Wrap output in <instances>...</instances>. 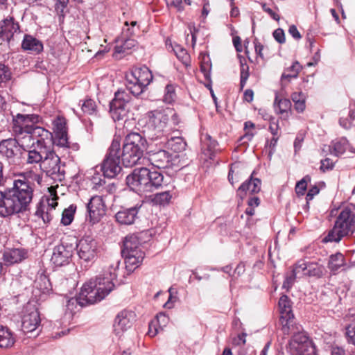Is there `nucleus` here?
Here are the masks:
<instances>
[{
    "instance_id": "1",
    "label": "nucleus",
    "mask_w": 355,
    "mask_h": 355,
    "mask_svg": "<svg viewBox=\"0 0 355 355\" xmlns=\"http://www.w3.org/2000/svg\"><path fill=\"white\" fill-rule=\"evenodd\" d=\"M120 261L114 260L103 274L96 277V279H91L83 284L79 295L76 298H71L67 301L68 309H73L76 304L80 306L92 304L100 302L114 288L116 279L117 270Z\"/></svg>"
},
{
    "instance_id": "2",
    "label": "nucleus",
    "mask_w": 355,
    "mask_h": 355,
    "mask_svg": "<svg viewBox=\"0 0 355 355\" xmlns=\"http://www.w3.org/2000/svg\"><path fill=\"white\" fill-rule=\"evenodd\" d=\"M41 117L37 114H17L12 115V133L15 138L3 139L0 142V155L12 165L21 162V148L31 146V140L27 137L28 124L31 122H40Z\"/></svg>"
},
{
    "instance_id": "3",
    "label": "nucleus",
    "mask_w": 355,
    "mask_h": 355,
    "mask_svg": "<svg viewBox=\"0 0 355 355\" xmlns=\"http://www.w3.org/2000/svg\"><path fill=\"white\" fill-rule=\"evenodd\" d=\"M33 186L26 176L20 174L12 188L0 191V216L8 217L26 211L33 200Z\"/></svg>"
},
{
    "instance_id": "4",
    "label": "nucleus",
    "mask_w": 355,
    "mask_h": 355,
    "mask_svg": "<svg viewBox=\"0 0 355 355\" xmlns=\"http://www.w3.org/2000/svg\"><path fill=\"white\" fill-rule=\"evenodd\" d=\"M147 135L153 142H164V136L173 131L180 123L178 115L171 108L155 110L147 113Z\"/></svg>"
},
{
    "instance_id": "5",
    "label": "nucleus",
    "mask_w": 355,
    "mask_h": 355,
    "mask_svg": "<svg viewBox=\"0 0 355 355\" xmlns=\"http://www.w3.org/2000/svg\"><path fill=\"white\" fill-rule=\"evenodd\" d=\"M40 122H31L30 130L27 137L31 140V146L24 147L23 150L28 152L27 162L28 164L42 163L51 144L53 135L45 128L37 125Z\"/></svg>"
},
{
    "instance_id": "6",
    "label": "nucleus",
    "mask_w": 355,
    "mask_h": 355,
    "mask_svg": "<svg viewBox=\"0 0 355 355\" xmlns=\"http://www.w3.org/2000/svg\"><path fill=\"white\" fill-rule=\"evenodd\" d=\"M126 183L131 190L139 195L152 192L166 185L162 173L150 171L146 167L135 168L126 177Z\"/></svg>"
},
{
    "instance_id": "7",
    "label": "nucleus",
    "mask_w": 355,
    "mask_h": 355,
    "mask_svg": "<svg viewBox=\"0 0 355 355\" xmlns=\"http://www.w3.org/2000/svg\"><path fill=\"white\" fill-rule=\"evenodd\" d=\"M355 230V205L345 207L338 216L335 224L328 235L324 239V242H339L343 237L352 234Z\"/></svg>"
},
{
    "instance_id": "8",
    "label": "nucleus",
    "mask_w": 355,
    "mask_h": 355,
    "mask_svg": "<svg viewBox=\"0 0 355 355\" xmlns=\"http://www.w3.org/2000/svg\"><path fill=\"white\" fill-rule=\"evenodd\" d=\"M290 334V355H318L315 345L301 325L293 324Z\"/></svg>"
},
{
    "instance_id": "9",
    "label": "nucleus",
    "mask_w": 355,
    "mask_h": 355,
    "mask_svg": "<svg viewBox=\"0 0 355 355\" xmlns=\"http://www.w3.org/2000/svg\"><path fill=\"white\" fill-rule=\"evenodd\" d=\"M160 147L158 141L150 143L147 148V159L149 163L157 168H168L176 166L179 162V156L173 155Z\"/></svg>"
},
{
    "instance_id": "10",
    "label": "nucleus",
    "mask_w": 355,
    "mask_h": 355,
    "mask_svg": "<svg viewBox=\"0 0 355 355\" xmlns=\"http://www.w3.org/2000/svg\"><path fill=\"white\" fill-rule=\"evenodd\" d=\"M121 253L124 257L128 270L133 271L141 263L144 252L141 248L140 241L137 235H128L125 238Z\"/></svg>"
},
{
    "instance_id": "11",
    "label": "nucleus",
    "mask_w": 355,
    "mask_h": 355,
    "mask_svg": "<svg viewBox=\"0 0 355 355\" xmlns=\"http://www.w3.org/2000/svg\"><path fill=\"white\" fill-rule=\"evenodd\" d=\"M126 88L134 96H139L144 92L153 80V75L146 67H138L125 75Z\"/></svg>"
},
{
    "instance_id": "12",
    "label": "nucleus",
    "mask_w": 355,
    "mask_h": 355,
    "mask_svg": "<svg viewBox=\"0 0 355 355\" xmlns=\"http://www.w3.org/2000/svg\"><path fill=\"white\" fill-rule=\"evenodd\" d=\"M120 142L113 139L105 158L101 164V170L105 177L115 178L121 171L120 165Z\"/></svg>"
},
{
    "instance_id": "13",
    "label": "nucleus",
    "mask_w": 355,
    "mask_h": 355,
    "mask_svg": "<svg viewBox=\"0 0 355 355\" xmlns=\"http://www.w3.org/2000/svg\"><path fill=\"white\" fill-rule=\"evenodd\" d=\"M132 97L124 90H118L110 103V113L114 121L125 119L131 107Z\"/></svg>"
},
{
    "instance_id": "14",
    "label": "nucleus",
    "mask_w": 355,
    "mask_h": 355,
    "mask_svg": "<svg viewBox=\"0 0 355 355\" xmlns=\"http://www.w3.org/2000/svg\"><path fill=\"white\" fill-rule=\"evenodd\" d=\"M41 169L55 181H62L64 178V170L61 168L60 158L49 147L40 164Z\"/></svg>"
},
{
    "instance_id": "15",
    "label": "nucleus",
    "mask_w": 355,
    "mask_h": 355,
    "mask_svg": "<svg viewBox=\"0 0 355 355\" xmlns=\"http://www.w3.org/2000/svg\"><path fill=\"white\" fill-rule=\"evenodd\" d=\"M79 258L86 262L93 261L97 255L98 243L91 236H85L76 243Z\"/></svg>"
},
{
    "instance_id": "16",
    "label": "nucleus",
    "mask_w": 355,
    "mask_h": 355,
    "mask_svg": "<svg viewBox=\"0 0 355 355\" xmlns=\"http://www.w3.org/2000/svg\"><path fill=\"white\" fill-rule=\"evenodd\" d=\"M87 210L89 221L97 223L106 213V205L101 196H92L87 204Z\"/></svg>"
},
{
    "instance_id": "17",
    "label": "nucleus",
    "mask_w": 355,
    "mask_h": 355,
    "mask_svg": "<svg viewBox=\"0 0 355 355\" xmlns=\"http://www.w3.org/2000/svg\"><path fill=\"white\" fill-rule=\"evenodd\" d=\"M40 316L37 309L33 306H27L25 308L21 318V329L25 333L33 332L40 324Z\"/></svg>"
},
{
    "instance_id": "18",
    "label": "nucleus",
    "mask_w": 355,
    "mask_h": 355,
    "mask_svg": "<svg viewBox=\"0 0 355 355\" xmlns=\"http://www.w3.org/2000/svg\"><path fill=\"white\" fill-rule=\"evenodd\" d=\"M288 78V75L284 73L281 78L282 88L279 92L276 93L274 102V108L277 114H280L282 118L288 116V100L286 98V91L285 82Z\"/></svg>"
},
{
    "instance_id": "19",
    "label": "nucleus",
    "mask_w": 355,
    "mask_h": 355,
    "mask_svg": "<svg viewBox=\"0 0 355 355\" xmlns=\"http://www.w3.org/2000/svg\"><path fill=\"white\" fill-rule=\"evenodd\" d=\"M73 252L72 245L62 243L53 248L51 261L55 266L60 267L68 264Z\"/></svg>"
},
{
    "instance_id": "20",
    "label": "nucleus",
    "mask_w": 355,
    "mask_h": 355,
    "mask_svg": "<svg viewBox=\"0 0 355 355\" xmlns=\"http://www.w3.org/2000/svg\"><path fill=\"white\" fill-rule=\"evenodd\" d=\"M19 25L13 17H8L0 22V38L9 42L16 33H19Z\"/></svg>"
},
{
    "instance_id": "21",
    "label": "nucleus",
    "mask_w": 355,
    "mask_h": 355,
    "mask_svg": "<svg viewBox=\"0 0 355 355\" xmlns=\"http://www.w3.org/2000/svg\"><path fill=\"white\" fill-rule=\"evenodd\" d=\"M148 144L141 135L132 132L125 136L123 146L144 152L147 151Z\"/></svg>"
},
{
    "instance_id": "22",
    "label": "nucleus",
    "mask_w": 355,
    "mask_h": 355,
    "mask_svg": "<svg viewBox=\"0 0 355 355\" xmlns=\"http://www.w3.org/2000/svg\"><path fill=\"white\" fill-rule=\"evenodd\" d=\"M261 180L253 178V173H252L250 178L239 187L236 195L242 200L248 192L250 193H259L261 190Z\"/></svg>"
},
{
    "instance_id": "23",
    "label": "nucleus",
    "mask_w": 355,
    "mask_h": 355,
    "mask_svg": "<svg viewBox=\"0 0 355 355\" xmlns=\"http://www.w3.org/2000/svg\"><path fill=\"white\" fill-rule=\"evenodd\" d=\"M132 313L125 310L121 311L116 317L114 331L116 336L121 335L132 325Z\"/></svg>"
},
{
    "instance_id": "24",
    "label": "nucleus",
    "mask_w": 355,
    "mask_h": 355,
    "mask_svg": "<svg viewBox=\"0 0 355 355\" xmlns=\"http://www.w3.org/2000/svg\"><path fill=\"white\" fill-rule=\"evenodd\" d=\"M141 205H135L128 209H122L115 214L116 220L121 225H129L134 223Z\"/></svg>"
},
{
    "instance_id": "25",
    "label": "nucleus",
    "mask_w": 355,
    "mask_h": 355,
    "mask_svg": "<svg viewBox=\"0 0 355 355\" xmlns=\"http://www.w3.org/2000/svg\"><path fill=\"white\" fill-rule=\"evenodd\" d=\"M144 152L123 146L121 161L125 167H132L139 163Z\"/></svg>"
},
{
    "instance_id": "26",
    "label": "nucleus",
    "mask_w": 355,
    "mask_h": 355,
    "mask_svg": "<svg viewBox=\"0 0 355 355\" xmlns=\"http://www.w3.org/2000/svg\"><path fill=\"white\" fill-rule=\"evenodd\" d=\"M279 311V323L282 326V331L284 334H288V311L286 310L288 307V300L286 295H283L280 297L278 302Z\"/></svg>"
},
{
    "instance_id": "27",
    "label": "nucleus",
    "mask_w": 355,
    "mask_h": 355,
    "mask_svg": "<svg viewBox=\"0 0 355 355\" xmlns=\"http://www.w3.org/2000/svg\"><path fill=\"white\" fill-rule=\"evenodd\" d=\"M164 139L163 143L161 139L158 141L160 147H167L175 153H180L186 149L187 143L182 137H171L168 139V135H166Z\"/></svg>"
},
{
    "instance_id": "28",
    "label": "nucleus",
    "mask_w": 355,
    "mask_h": 355,
    "mask_svg": "<svg viewBox=\"0 0 355 355\" xmlns=\"http://www.w3.org/2000/svg\"><path fill=\"white\" fill-rule=\"evenodd\" d=\"M27 257V251L23 248L8 249L3 254V261L8 264L19 263Z\"/></svg>"
},
{
    "instance_id": "29",
    "label": "nucleus",
    "mask_w": 355,
    "mask_h": 355,
    "mask_svg": "<svg viewBox=\"0 0 355 355\" xmlns=\"http://www.w3.org/2000/svg\"><path fill=\"white\" fill-rule=\"evenodd\" d=\"M354 266V264H347L345 262L344 255L339 252L335 254H332L329 257L328 263V267L329 270L334 272H337L340 268L342 270H347L349 268L353 267Z\"/></svg>"
},
{
    "instance_id": "30",
    "label": "nucleus",
    "mask_w": 355,
    "mask_h": 355,
    "mask_svg": "<svg viewBox=\"0 0 355 355\" xmlns=\"http://www.w3.org/2000/svg\"><path fill=\"white\" fill-rule=\"evenodd\" d=\"M165 184L166 185H164L163 188L160 189H165L164 191L157 193L152 196L151 200L154 204L164 205L170 202L172 198V194L171 192L173 190L174 186L168 184L166 180Z\"/></svg>"
},
{
    "instance_id": "31",
    "label": "nucleus",
    "mask_w": 355,
    "mask_h": 355,
    "mask_svg": "<svg viewBox=\"0 0 355 355\" xmlns=\"http://www.w3.org/2000/svg\"><path fill=\"white\" fill-rule=\"evenodd\" d=\"M21 46L26 51H31L36 53H39L43 50L42 43L30 35H25Z\"/></svg>"
},
{
    "instance_id": "32",
    "label": "nucleus",
    "mask_w": 355,
    "mask_h": 355,
    "mask_svg": "<svg viewBox=\"0 0 355 355\" xmlns=\"http://www.w3.org/2000/svg\"><path fill=\"white\" fill-rule=\"evenodd\" d=\"M15 343L12 333L6 327L0 328V347H11Z\"/></svg>"
},
{
    "instance_id": "33",
    "label": "nucleus",
    "mask_w": 355,
    "mask_h": 355,
    "mask_svg": "<svg viewBox=\"0 0 355 355\" xmlns=\"http://www.w3.org/2000/svg\"><path fill=\"white\" fill-rule=\"evenodd\" d=\"M76 211V206L74 205L64 209L62 214L61 223L64 226L70 225L74 218Z\"/></svg>"
},
{
    "instance_id": "34",
    "label": "nucleus",
    "mask_w": 355,
    "mask_h": 355,
    "mask_svg": "<svg viewBox=\"0 0 355 355\" xmlns=\"http://www.w3.org/2000/svg\"><path fill=\"white\" fill-rule=\"evenodd\" d=\"M242 169L239 163L232 164L229 173L228 180L233 185L234 182H237L241 179Z\"/></svg>"
},
{
    "instance_id": "35",
    "label": "nucleus",
    "mask_w": 355,
    "mask_h": 355,
    "mask_svg": "<svg viewBox=\"0 0 355 355\" xmlns=\"http://www.w3.org/2000/svg\"><path fill=\"white\" fill-rule=\"evenodd\" d=\"M53 210L49 209V207H46L44 205H40L37 207L35 215L41 218L44 223H50L53 218L52 213Z\"/></svg>"
},
{
    "instance_id": "36",
    "label": "nucleus",
    "mask_w": 355,
    "mask_h": 355,
    "mask_svg": "<svg viewBox=\"0 0 355 355\" xmlns=\"http://www.w3.org/2000/svg\"><path fill=\"white\" fill-rule=\"evenodd\" d=\"M292 101L294 103V107L298 112H302L304 110L305 105V95L302 92L293 93L292 94Z\"/></svg>"
},
{
    "instance_id": "37",
    "label": "nucleus",
    "mask_w": 355,
    "mask_h": 355,
    "mask_svg": "<svg viewBox=\"0 0 355 355\" xmlns=\"http://www.w3.org/2000/svg\"><path fill=\"white\" fill-rule=\"evenodd\" d=\"M82 111L87 114H93L96 112V104L95 101L91 98L80 101L79 103Z\"/></svg>"
},
{
    "instance_id": "38",
    "label": "nucleus",
    "mask_w": 355,
    "mask_h": 355,
    "mask_svg": "<svg viewBox=\"0 0 355 355\" xmlns=\"http://www.w3.org/2000/svg\"><path fill=\"white\" fill-rule=\"evenodd\" d=\"M307 262L300 260L293 269V275L295 278H300L306 276Z\"/></svg>"
},
{
    "instance_id": "39",
    "label": "nucleus",
    "mask_w": 355,
    "mask_h": 355,
    "mask_svg": "<svg viewBox=\"0 0 355 355\" xmlns=\"http://www.w3.org/2000/svg\"><path fill=\"white\" fill-rule=\"evenodd\" d=\"M173 51L176 55L177 58L185 65H187L189 62V55L188 54L186 49L182 48L180 45H175L173 48Z\"/></svg>"
},
{
    "instance_id": "40",
    "label": "nucleus",
    "mask_w": 355,
    "mask_h": 355,
    "mask_svg": "<svg viewBox=\"0 0 355 355\" xmlns=\"http://www.w3.org/2000/svg\"><path fill=\"white\" fill-rule=\"evenodd\" d=\"M322 275V269L317 263H307L306 276L321 277Z\"/></svg>"
},
{
    "instance_id": "41",
    "label": "nucleus",
    "mask_w": 355,
    "mask_h": 355,
    "mask_svg": "<svg viewBox=\"0 0 355 355\" xmlns=\"http://www.w3.org/2000/svg\"><path fill=\"white\" fill-rule=\"evenodd\" d=\"M176 94L175 87L172 85H167L165 87L164 101L166 103H171L175 101Z\"/></svg>"
},
{
    "instance_id": "42",
    "label": "nucleus",
    "mask_w": 355,
    "mask_h": 355,
    "mask_svg": "<svg viewBox=\"0 0 355 355\" xmlns=\"http://www.w3.org/2000/svg\"><path fill=\"white\" fill-rule=\"evenodd\" d=\"M249 67L246 63L241 64V81H240V87L241 89H243L245 87L246 82L249 77Z\"/></svg>"
},
{
    "instance_id": "43",
    "label": "nucleus",
    "mask_w": 355,
    "mask_h": 355,
    "mask_svg": "<svg viewBox=\"0 0 355 355\" xmlns=\"http://www.w3.org/2000/svg\"><path fill=\"white\" fill-rule=\"evenodd\" d=\"M55 143L60 147H69V142L68 141L67 133H56L55 134Z\"/></svg>"
},
{
    "instance_id": "44",
    "label": "nucleus",
    "mask_w": 355,
    "mask_h": 355,
    "mask_svg": "<svg viewBox=\"0 0 355 355\" xmlns=\"http://www.w3.org/2000/svg\"><path fill=\"white\" fill-rule=\"evenodd\" d=\"M135 41L130 39H126L124 43L121 46H116L115 47V52L116 53H124L126 50L130 49L132 47L135 46Z\"/></svg>"
},
{
    "instance_id": "45",
    "label": "nucleus",
    "mask_w": 355,
    "mask_h": 355,
    "mask_svg": "<svg viewBox=\"0 0 355 355\" xmlns=\"http://www.w3.org/2000/svg\"><path fill=\"white\" fill-rule=\"evenodd\" d=\"M345 336L347 343L355 346V324L346 327Z\"/></svg>"
},
{
    "instance_id": "46",
    "label": "nucleus",
    "mask_w": 355,
    "mask_h": 355,
    "mask_svg": "<svg viewBox=\"0 0 355 355\" xmlns=\"http://www.w3.org/2000/svg\"><path fill=\"white\" fill-rule=\"evenodd\" d=\"M54 132L56 133H67L66 128V122L64 119L58 118L54 121Z\"/></svg>"
},
{
    "instance_id": "47",
    "label": "nucleus",
    "mask_w": 355,
    "mask_h": 355,
    "mask_svg": "<svg viewBox=\"0 0 355 355\" xmlns=\"http://www.w3.org/2000/svg\"><path fill=\"white\" fill-rule=\"evenodd\" d=\"M68 3L69 0H56L55 9L58 15H64V10L67 8Z\"/></svg>"
},
{
    "instance_id": "48",
    "label": "nucleus",
    "mask_w": 355,
    "mask_h": 355,
    "mask_svg": "<svg viewBox=\"0 0 355 355\" xmlns=\"http://www.w3.org/2000/svg\"><path fill=\"white\" fill-rule=\"evenodd\" d=\"M307 187V182L305 178L298 182L295 187V191L297 195H304Z\"/></svg>"
},
{
    "instance_id": "49",
    "label": "nucleus",
    "mask_w": 355,
    "mask_h": 355,
    "mask_svg": "<svg viewBox=\"0 0 355 355\" xmlns=\"http://www.w3.org/2000/svg\"><path fill=\"white\" fill-rule=\"evenodd\" d=\"M183 0H166L168 6L174 7L178 11L182 12L184 10L182 5Z\"/></svg>"
},
{
    "instance_id": "50",
    "label": "nucleus",
    "mask_w": 355,
    "mask_h": 355,
    "mask_svg": "<svg viewBox=\"0 0 355 355\" xmlns=\"http://www.w3.org/2000/svg\"><path fill=\"white\" fill-rule=\"evenodd\" d=\"M273 37L277 42L282 44L285 42V34L282 28H277L273 32Z\"/></svg>"
},
{
    "instance_id": "51",
    "label": "nucleus",
    "mask_w": 355,
    "mask_h": 355,
    "mask_svg": "<svg viewBox=\"0 0 355 355\" xmlns=\"http://www.w3.org/2000/svg\"><path fill=\"white\" fill-rule=\"evenodd\" d=\"M304 132H300L296 137L294 141V149L295 152L299 151L302 147V144L304 139Z\"/></svg>"
},
{
    "instance_id": "52",
    "label": "nucleus",
    "mask_w": 355,
    "mask_h": 355,
    "mask_svg": "<svg viewBox=\"0 0 355 355\" xmlns=\"http://www.w3.org/2000/svg\"><path fill=\"white\" fill-rule=\"evenodd\" d=\"M319 193V189L317 187L311 188L306 196V206L309 207V202Z\"/></svg>"
},
{
    "instance_id": "53",
    "label": "nucleus",
    "mask_w": 355,
    "mask_h": 355,
    "mask_svg": "<svg viewBox=\"0 0 355 355\" xmlns=\"http://www.w3.org/2000/svg\"><path fill=\"white\" fill-rule=\"evenodd\" d=\"M302 66L298 62H295L290 67V78L297 77L298 73L300 71Z\"/></svg>"
},
{
    "instance_id": "54",
    "label": "nucleus",
    "mask_w": 355,
    "mask_h": 355,
    "mask_svg": "<svg viewBox=\"0 0 355 355\" xmlns=\"http://www.w3.org/2000/svg\"><path fill=\"white\" fill-rule=\"evenodd\" d=\"M168 321V318L164 313H159L157 315L156 321H153L159 327H162L166 325Z\"/></svg>"
},
{
    "instance_id": "55",
    "label": "nucleus",
    "mask_w": 355,
    "mask_h": 355,
    "mask_svg": "<svg viewBox=\"0 0 355 355\" xmlns=\"http://www.w3.org/2000/svg\"><path fill=\"white\" fill-rule=\"evenodd\" d=\"M279 342L281 351L279 352L278 355H284V351H288V340H287L286 338L282 337Z\"/></svg>"
},
{
    "instance_id": "56",
    "label": "nucleus",
    "mask_w": 355,
    "mask_h": 355,
    "mask_svg": "<svg viewBox=\"0 0 355 355\" xmlns=\"http://www.w3.org/2000/svg\"><path fill=\"white\" fill-rule=\"evenodd\" d=\"M333 166H334V163H333L332 160H331L329 158H326L321 161L320 169L322 171H325L327 170L331 169L333 168Z\"/></svg>"
},
{
    "instance_id": "57",
    "label": "nucleus",
    "mask_w": 355,
    "mask_h": 355,
    "mask_svg": "<svg viewBox=\"0 0 355 355\" xmlns=\"http://www.w3.org/2000/svg\"><path fill=\"white\" fill-rule=\"evenodd\" d=\"M9 78V73L4 64H0V83Z\"/></svg>"
},
{
    "instance_id": "58",
    "label": "nucleus",
    "mask_w": 355,
    "mask_h": 355,
    "mask_svg": "<svg viewBox=\"0 0 355 355\" xmlns=\"http://www.w3.org/2000/svg\"><path fill=\"white\" fill-rule=\"evenodd\" d=\"M290 35L295 40H299L302 38V35L295 25L290 26Z\"/></svg>"
},
{
    "instance_id": "59",
    "label": "nucleus",
    "mask_w": 355,
    "mask_h": 355,
    "mask_svg": "<svg viewBox=\"0 0 355 355\" xmlns=\"http://www.w3.org/2000/svg\"><path fill=\"white\" fill-rule=\"evenodd\" d=\"M124 25H125V27L123 29V34L124 35V36L126 37H128L133 35L135 34L134 28H132V27L130 28L129 24L128 21H125Z\"/></svg>"
},
{
    "instance_id": "60",
    "label": "nucleus",
    "mask_w": 355,
    "mask_h": 355,
    "mask_svg": "<svg viewBox=\"0 0 355 355\" xmlns=\"http://www.w3.org/2000/svg\"><path fill=\"white\" fill-rule=\"evenodd\" d=\"M334 150L336 155H339L343 154L345 152V148L340 141H338L334 144Z\"/></svg>"
},
{
    "instance_id": "61",
    "label": "nucleus",
    "mask_w": 355,
    "mask_h": 355,
    "mask_svg": "<svg viewBox=\"0 0 355 355\" xmlns=\"http://www.w3.org/2000/svg\"><path fill=\"white\" fill-rule=\"evenodd\" d=\"M58 197L56 196H53L51 198L47 200V205L46 207H49V209L53 210L58 205L57 202Z\"/></svg>"
},
{
    "instance_id": "62",
    "label": "nucleus",
    "mask_w": 355,
    "mask_h": 355,
    "mask_svg": "<svg viewBox=\"0 0 355 355\" xmlns=\"http://www.w3.org/2000/svg\"><path fill=\"white\" fill-rule=\"evenodd\" d=\"M158 333L157 324L153 321L149 324L148 335L151 337L155 336Z\"/></svg>"
},
{
    "instance_id": "63",
    "label": "nucleus",
    "mask_w": 355,
    "mask_h": 355,
    "mask_svg": "<svg viewBox=\"0 0 355 355\" xmlns=\"http://www.w3.org/2000/svg\"><path fill=\"white\" fill-rule=\"evenodd\" d=\"M254 92L252 89H246L243 94V98L245 101L250 103L253 101Z\"/></svg>"
},
{
    "instance_id": "64",
    "label": "nucleus",
    "mask_w": 355,
    "mask_h": 355,
    "mask_svg": "<svg viewBox=\"0 0 355 355\" xmlns=\"http://www.w3.org/2000/svg\"><path fill=\"white\" fill-rule=\"evenodd\" d=\"M233 44L234 46L238 52L242 51V46H241V38L239 36H236L233 38Z\"/></svg>"
}]
</instances>
